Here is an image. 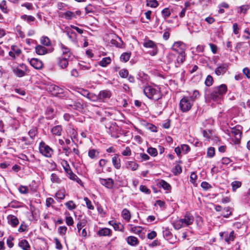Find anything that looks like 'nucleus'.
Wrapping results in <instances>:
<instances>
[{"label":"nucleus","mask_w":250,"mask_h":250,"mask_svg":"<svg viewBox=\"0 0 250 250\" xmlns=\"http://www.w3.org/2000/svg\"><path fill=\"white\" fill-rule=\"evenodd\" d=\"M227 90L228 87L225 84L214 86L211 89L209 93L206 95V98L214 102H220Z\"/></svg>","instance_id":"1"},{"label":"nucleus","mask_w":250,"mask_h":250,"mask_svg":"<svg viewBox=\"0 0 250 250\" xmlns=\"http://www.w3.org/2000/svg\"><path fill=\"white\" fill-rule=\"evenodd\" d=\"M144 93L147 98L154 101L160 100L162 97L160 90L149 85L146 86L144 88Z\"/></svg>","instance_id":"2"},{"label":"nucleus","mask_w":250,"mask_h":250,"mask_svg":"<svg viewBox=\"0 0 250 250\" xmlns=\"http://www.w3.org/2000/svg\"><path fill=\"white\" fill-rule=\"evenodd\" d=\"M193 104L187 97L184 96L179 103L180 108L183 112H187L191 108Z\"/></svg>","instance_id":"3"},{"label":"nucleus","mask_w":250,"mask_h":250,"mask_svg":"<svg viewBox=\"0 0 250 250\" xmlns=\"http://www.w3.org/2000/svg\"><path fill=\"white\" fill-rule=\"evenodd\" d=\"M12 70L14 74L19 78L25 76L27 72V66L24 63H21L16 67H13Z\"/></svg>","instance_id":"4"},{"label":"nucleus","mask_w":250,"mask_h":250,"mask_svg":"<svg viewBox=\"0 0 250 250\" xmlns=\"http://www.w3.org/2000/svg\"><path fill=\"white\" fill-rule=\"evenodd\" d=\"M242 128V126L240 125H237L232 128L231 133L234 135V140L233 141V142L236 145H238L240 143L242 135V132L241 131Z\"/></svg>","instance_id":"5"},{"label":"nucleus","mask_w":250,"mask_h":250,"mask_svg":"<svg viewBox=\"0 0 250 250\" xmlns=\"http://www.w3.org/2000/svg\"><path fill=\"white\" fill-rule=\"evenodd\" d=\"M40 152L46 157H51L53 153V150L45 143L42 141L40 144L39 146Z\"/></svg>","instance_id":"6"},{"label":"nucleus","mask_w":250,"mask_h":250,"mask_svg":"<svg viewBox=\"0 0 250 250\" xmlns=\"http://www.w3.org/2000/svg\"><path fill=\"white\" fill-rule=\"evenodd\" d=\"M143 45L146 48H150L152 49V50L149 52V54L151 55L155 56L158 53V48L157 45L153 41L149 40L145 41Z\"/></svg>","instance_id":"7"},{"label":"nucleus","mask_w":250,"mask_h":250,"mask_svg":"<svg viewBox=\"0 0 250 250\" xmlns=\"http://www.w3.org/2000/svg\"><path fill=\"white\" fill-rule=\"evenodd\" d=\"M219 236L222 240H224L228 244H229L231 241H233L235 238L233 230L231 231L229 233L228 231L220 232Z\"/></svg>","instance_id":"8"},{"label":"nucleus","mask_w":250,"mask_h":250,"mask_svg":"<svg viewBox=\"0 0 250 250\" xmlns=\"http://www.w3.org/2000/svg\"><path fill=\"white\" fill-rule=\"evenodd\" d=\"M186 45L182 42H177L174 43L171 49L178 54L185 52Z\"/></svg>","instance_id":"9"},{"label":"nucleus","mask_w":250,"mask_h":250,"mask_svg":"<svg viewBox=\"0 0 250 250\" xmlns=\"http://www.w3.org/2000/svg\"><path fill=\"white\" fill-rule=\"evenodd\" d=\"M59 45L62 52V56L61 57H65L72 60L74 56L72 55L70 49L62 43H60Z\"/></svg>","instance_id":"10"},{"label":"nucleus","mask_w":250,"mask_h":250,"mask_svg":"<svg viewBox=\"0 0 250 250\" xmlns=\"http://www.w3.org/2000/svg\"><path fill=\"white\" fill-rule=\"evenodd\" d=\"M99 182L101 185L105 187L108 189H113L114 185V182L112 178H108L104 179L100 178Z\"/></svg>","instance_id":"11"},{"label":"nucleus","mask_w":250,"mask_h":250,"mask_svg":"<svg viewBox=\"0 0 250 250\" xmlns=\"http://www.w3.org/2000/svg\"><path fill=\"white\" fill-rule=\"evenodd\" d=\"M72 59L68 58L59 57L57 58V63L58 66L62 69H66L68 65V62Z\"/></svg>","instance_id":"12"},{"label":"nucleus","mask_w":250,"mask_h":250,"mask_svg":"<svg viewBox=\"0 0 250 250\" xmlns=\"http://www.w3.org/2000/svg\"><path fill=\"white\" fill-rule=\"evenodd\" d=\"M228 64L227 63H221L217 65V67L215 69V73L217 76L224 74L228 70Z\"/></svg>","instance_id":"13"},{"label":"nucleus","mask_w":250,"mask_h":250,"mask_svg":"<svg viewBox=\"0 0 250 250\" xmlns=\"http://www.w3.org/2000/svg\"><path fill=\"white\" fill-rule=\"evenodd\" d=\"M184 227L191 225L194 220L193 216L189 213H187L184 218L180 219Z\"/></svg>","instance_id":"14"},{"label":"nucleus","mask_w":250,"mask_h":250,"mask_svg":"<svg viewBox=\"0 0 250 250\" xmlns=\"http://www.w3.org/2000/svg\"><path fill=\"white\" fill-rule=\"evenodd\" d=\"M21 53V50L18 46L12 45L11 50L9 52L8 54L12 59L14 60L17 57L19 56Z\"/></svg>","instance_id":"15"},{"label":"nucleus","mask_w":250,"mask_h":250,"mask_svg":"<svg viewBox=\"0 0 250 250\" xmlns=\"http://www.w3.org/2000/svg\"><path fill=\"white\" fill-rule=\"evenodd\" d=\"M30 64L36 69H40L42 67V62L36 58H32L29 61Z\"/></svg>","instance_id":"16"},{"label":"nucleus","mask_w":250,"mask_h":250,"mask_svg":"<svg viewBox=\"0 0 250 250\" xmlns=\"http://www.w3.org/2000/svg\"><path fill=\"white\" fill-rule=\"evenodd\" d=\"M118 126L116 123L112 124L109 127L108 132L111 136L114 138H117L119 136L118 135Z\"/></svg>","instance_id":"17"},{"label":"nucleus","mask_w":250,"mask_h":250,"mask_svg":"<svg viewBox=\"0 0 250 250\" xmlns=\"http://www.w3.org/2000/svg\"><path fill=\"white\" fill-rule=\"evenodd\" d=\"M50 89L51 92H52V94L56 96H60V95L63 94V89L57 85H52Z\"/></svg>","instance_id":"18"},{"label":"nucleus","mask_w":250,"mask_h":250,"mask_svg":"<svg viewBox=\"0 0 250 250\" xmlns=\"http://www.w3.org/2000/svg\"><path fill=\"white\" fill-rule=\"evenodd\" d=\"M112 231L110 229L104 228L100 229L97 232L99 236H110L111 235Z\"/></svg>","instance_id":"19"},{"label":"nucleus","mask_w":250,"mask_h":250,"mask_svg":"<svg viewBox=\"0 0 250 250\" xmlns=\"http://www.w3.org/2000/svg\"><path fill=\"white\" fill-rule=\"evenodd\" d=\"M111 96V92L107 90H102L99 92L98 94L99 101H102L105 99H109Z\"/></svg>","instance_id":"20"},{"label":"nucleus","mask_w":250,"mask_h":250,"mask_svg":"<svg viewBox=\"0 0 250 250\" xmlns=\"http://www.w3.org/2000/svg\"><path fill=\"white\" fill-rule=\"evenodd\" d=\"M68 38L74 42H77V34L70 28H67L65 32Z\"/></svg>","instance_id":"21"},{"label":"nucleus","mask_w":250,"mask_h":250,"mask_svg":"<svg viewBox=\"0 0 250 250\" xmlns=\"http://www.w3.org/2000/svg\"><path fill=\"white\" fill-rule=\"evenodd\" d=\"M35 51L39 55H43L48 53V49L45 47L40 44L35 47Z\"/></svg>","instance_id":"22"},{"label":"nucleus","mask_w":250,"mask_h":250,"mask_svg":"<svg viewBox=\"0 0 250 250\" xmlns=\"http://www.w3.org/2000/svg\"><path fill=\"white\" fill-rule=\"evenodd\" d=\"M8 222L12 227H16L19 223L18 218L13 215H9L7 216Z\"/></svg>","instance_id":"23"},{"label":"nucleus","mask_w":250,"mask_h":250,"mask_svg":"<svg viewBox=\"0 0 250 250\" xmlns=\"http://www.w3.org/2000/svg\"><path fill=\"white\" fill-rule=\"evenodd\" d=\"M186 54L185 52L178 54V56L176 58V62H175V67H179L185 61Z\"/></svg>","instance_id":"24"},{"label":"nucleus","mask_w":250,"mask_h":250,"mask_svg":"<svg viewBox=\"0 0 250 250\" xmlns=\"http://www.w3.org/2000/svg\"><path fill=\"white\" fill-rule=\"evenodd\" d=\"M112 163L114 167L119 169L121 167V160L119 157V155L116 154L112 158Z\"/></svg>","instance_id":"25"},{"label":"nucleus","mask_w":250,"mask_h":250,"mask_svg":"<svg viewBox=\"0 0 250 250\" xmlns=\"http://www.w3.org/2000/svg\"><path fill=\"white\" fill-rule=\"evenodd\" d=\"M67 105L77 110L80 111L83 109V105L79 101H74L72 102V104H68Z\"/></svg>","instance_id":"26"},{"label":"nucleus","mask_w":250,"mask_h":250,"mask_svg":"<svg viewBox=\"0 0 250 250\" xmlns=\"http://www.w3.org/2000/svg\"><path fill=\"white\" fill-rule=\"evenodd\" d=\"M45 115L46 116L45 118L47 119H48V120L52 119L55 115V113L54 109L52 107L47 108L46 109L45 112Z\"/></svg>","instance_id":"27"},{"label":"nucleus","mask_w":250,"mask_h":250,"mask_svg":"<svg viewBox=\"0 0 250 250\" xmlns=\"http://www.w3.org/2000/svg\"><path fill=\"white\" fill-rule=\"evenodd\" d=\"M62 131V127L61 125L54 126L51 129V132L54 135L61 136Z\"/></svg>","instance_id":"28"},{"label":"nucleus","mask_w":250,"mask_h":250,"mask_svg":"<svg viewBox=\"0 0 250 250\" xmlns=\"http://www.w3.org/2000/svg\"><path fill=\"white\" fill-rule=\"evenodd\" d=\"M126 241L129 245L136 246L138 244L139 241L137 237L133 236H130L126 238Z\"/></svg>","instance_id":"29"},{"label":"nucleus","mask_w":250,"mask_h":250,"mask_svg":"<svg viewBox=\"0 0 250 250\" xmlns=\"http://www.w3.org/2000/svg\"><path fill=\"white\" fill-rule=\"evenodd\" d=\"M126 167L128 169H130L133 171L136 170L139 165L135 162L128 161L125 163Z\"/></svg>","instance_id":"30"},{"label":"nucleus","mask_w":250,"mask_h":250,"mask_svg":"<svg viewBox=\"0 0 250 250\" xmlns=\"http://www.w3.org/2000/svg\"><path fill=\"white\" fill-rule=\"evenodd\" d=\"M99 152L95 149H90L88 150V155L92 159H97Z\"/></svg>","instance_id":"31"},{"label":"nucleus","mask_w":250,"mask_h":250,"mask_svg":"<svg viewBox=\"0 0 250 250\" xmlns=\"http://www.w3.org/2000/svg\"><path fill=\"white\" fill-rule=\"evenodd\" d=\"M111 62V60L109 57H105L99 62V64L102 67H105L110 63Z\"/></svg>","instance_id":"32"},{"label":"nucleus","mask_w":250,"mask_h":250,"mask_svg":"<svg viewBox=\"0 0 250 250\" xmlns=\"http://www.w3.org/2000/svg\"><path fill=\"white\" fill-rule=\"evenodd\" d=\"M187 97L193 104L195 100L200 97V94L198 91L194 90L192 95Z\"/></svg>","instance_id":"33"},{"label":"nucleus","mask_w":250,"mask_h":250,"mask_svg":"<svg viewBox=\"0 0 250 250\" xmlns=\"http://www.w3.org/2000/svg\"><path fill=\"white\" fill-rule=\"evenodd\" d=\"M122 216L127 222L129 221L131 218V214L130 211L127 209L124 208L122 210Z\"/></svg>","instance_id":"34"},{"label":"nucleus","mask_w":250,"mask_h":250,"mask_svg":"<svg viewBox=\"0 0 250 250\" xmlns=\"http://www.w3.org/2000/svg\"><path fill=\"white\" fill-rule=\"evenodd\" d=\"M159 185L160 187L163 188L164 189L170 191L171 189L170 185L164 180H161L159 182Z\"/></svg>","instance_id":"35"},{"label":"nucleus","mask_w":250,"mask_h":250,"mask_svg":"<svg viewBox=\"0 0 250 250\" xmlns=\"http://www.w3.org/2000/svg\"><path fill=\"white\" fill-rule=\"evenodd\" d=\"M41 43L46 46H49L51 45L50 39L46 36H42L40 39Z\"/></svg>","instance_id":"36"},{"label":"nucleus","mask_w":250,"mask_h":250,"mask_svg":"<svg viewBox=\"0 0 250 250\" xmlns=\"http://www.w3.org/2000/svg\"><path fill=\"white\" fill-rule=\"evenodd\" d=\"M19 245L24 250H28V249L30 248V245L28 242L25 239H23L20 241Z\"/></svg>","instance_id":"37"},{"label":"nucleus","mask_w":250,"mask_h":250,"mask_svg":"<svg viewBox=\"0 0 250 250\" xmlns=\"http://www.w3.org/2000/svg\"><path fill=\"white\" fill-rule=\"evenodd\" d=\"M130 56V52L123 53L120 57V60L122 62H127L129 60Z\"/></svg>","instance_id":"38"},{"label":"nucleus","mask_w":250,"mask_h":250,"mask_svg":"<svg viewBox=\"0 0 250 250\" xmlns=\"http://www.w3.org/2000/svg\"><path fill=\"white\" fill-rule=\"evenodd\" d=\"M163 236L164 238L167 240L170 239L172 237V234L167 228L163 231Z\"/></svg>","instance_id":"39"},{"label":"nucleus","mask_w":250,"mask_h":250,"mask_svg":"<svg viewBox=\"0 0 250 250\" xmlns=\"http://www.w3.org/2000/svg\"><path fill=\"white\" fill-rule=\"evenodd\" d=\"M231 208L229 207L225 208L222 216L225 218H228L231 214V211H230Z\"/></svg>","instance_id":"40"},{"label":"nucleus","mask_w":250,"mask_h":250,"mask_svg":"<svg viewBox=\"0 0 250 250\" xmlns=\"http://www.w3.org/2000/svg\"><path fill=\"white\" fill-rule=\"evenodd\" d=\"M131 229L130 230L134 233L139 234L142 231V228L139 226H133L132 225H130Z\"/></svg>","instance_id":"41"},{"label":"nucleus","mask_w":250,"mask_h":250,"mask_svg":"<svg viewBox=\"0 0 250 250\" xmlns=\"http://www.w3.org/2000/svg\"><path fill=\"white\" fill-rule=\"evenodd\" d=\"M213 83V79L212 77L210 75H208L205 81V85L209 87L212 85Z\"/></svg>","instance_id":"42"},{"label":"nucleus","mask_w":250,"mask_h":250,"mask_svg":"<svg viewBox=\"0 0 250 250\" xmlns=\"http://www.w3.org/2000/svg\"><path fill=\"white\" fill-rule=\"evenodd\" d=\"M21 19L26 21L28 23H30L31 21H34L35 20V17L30 15H23L21 16Z\"/></svg>","instance_id":"43"},{"label":"nucleus","mask_w":250,"mask_h":250,"mask_svg":"<svg viewBox=\"0 0 250 250\" xmlns=\"http://www.w3.org/2000/svg\"><path fill=\"white\" fill-rule=\"evenodd\" d=\"M172 225L174 227L175 229H179L182 227H184L182 222H181L180 219L175 221L173 222L172 223Z\"/></svg>","instance_id":"44"},{"label":"nucleus","mask_w":250,"mask_h":250,"mask_svg":"<svg viewBox=\"0 0 250 250\" xmlns=\"http://www.w3.org/2000/svg\"><path fill=\"white\" fill-rule=\"evenodd\" d=\"M241 182L238 181H235L231 183V185L232 187V190L233 191H235L236 190L241 186Z\"/></svg>","instance_id":"45"},{"label":"nucleus","mask_w":250,"mask_h":250,"mask_svg":"<svg viewBox=\"0 0 250 250\" xmlns=\"http://www.w3.org/2000/svg\"><path fill=\"white\" fill-rule=\"evenodd\" d=\"M146 5L152 8L156 7L158 5V2L156 0H146Z\"/></svg>","instance_id":"46"},{"label":"nucleus","mask_w":250,"mask_h":250,"mask_svg":"<svg viewBox=\"0 0 250 250\" xmlns=\"http://www.w3.org/2000/svg\"><path fill=\"white\" fill-rule=\"evenodd\" d=\"M250 6L249 5H243L239 7V10L238 11L239 13L246 14L248 9H249Z\"/></svg>","instance_id":"47"},{"label":"nucleus","mask_w":250,"mask_h":250,"mask_svg":"<svg viewBox=\"0 0 250 250\" xmlns=\"http://www.w3.org/2000/svg\"><path fill=\"white\" fill-rule=\"evenodd\" d=\"M147 152L151 156L155 157L157 156L158 152L157 150L154 147H149L147 150Z\"/></svg>","instance_id":"48"},{"label":"nucleus","mask_w":250,"mask_h":250,"mask_svg":"<svg viewBox=\"0 0 250 250\" xmlns=\"http://www.w3.org/2000/svg\"><path fill=\"white\" fill-rule=\"evenodd\" d=\"M66 207L70 210L74 209L76 208V206L72 201H69L65 204Z\"/></svg>","instance_id":"49"},{"label":"nucleus","mask_w":250,"mask_h":250,"mask_svg":"<svg viewBox=\"0 0 250 250\" xmlns=\"http://www.w3.org/2000/svg\"><path fill=\"white\" fill-rule=\"evenodd\" d=\"M37 129L36 127H33L28 132V135L31 139H34L35 136L37 135Z\"/></svg>","instance_id":"50"},{"label":"nucleus","mask_w":250,"mask_h":250,"mask_svg":"<svg viewBox=\"0 0 250 250\" xmlns=\"http://www.w3.org/2000/svg\"><path fill=\"white\" fill-rule=\"evenodd\" d=\"M51 181L53 183H60L61 180L59 177L55 173H52L51 176Z\"/></svg>","instance_id":"51"},{"label":"nucleus","mask_w":250,"mask_h":250,"mask_svg":"<svg viewBox=\"0 0 250 250\" xmlns=\"http://www.w3.org/2000/svg\"><path fill=\"white\" fill-rule=\"evenodd\" d=\"M84 200L85 201L86 207L88 209L92 210L94 209V206L92 205L91 201L87 197H84Z\"/></svg>","instance_id":"52"},{"label":"nucleus","mask_w":250,"mask_h":250,"mask_svg":"<svg viewBox=\"0 0 250 250\" xmlns=\"http://www.w3.org/2000/svg\"><path fill=\"white\" fill-rule=\"evenodd\" d=\"M64 17L67 20H71L73 18L75 17V14L72 12L67 11L65 13Z\"/></svg>","instance_id":"53"},{"label":"nucleus","mask_w":250,"mask_h":250,"mask_svg":"<svg viewBox=\"0 0 250 250\" xmlns=\"http://www.w3.org/2000/svg\"><path fill=\"white\" fill-rule=\"evenodd\" d=\"M6 1L3 0L0 3V9L5 13H7L8 11L6 5Z\"/></svg>","instance_id":"54"},{"label":"nucleus","mask_w":250,"mask_h":250,"mask_svg":"<svg viewBox=\"0 0 250 250\" xmlns=\"http://www.w3.org/2000/svg\"><path fill=\"white\" fill-rule=\"evenodd\" d=\"M120 76L123 78H125L128 76V71L126 69H122L119 71Z\"/></svg>","instance_id":"55"},{"label":"nucleus","mask_w":250,"mask_h":250,"mask_svg":"<svg viewBox=\"0 0 250 250\" xmlns=\"http://www.w3.org/2000/svg\"><path fill=\"white\" fill-rule=\"evenodd\" d=\"M215 155V149L214 147H210L208 148L207 151V155L210 157H213Z\"/></svg>","instance_id":"56"},{"label":"nucleus","mask_w":250,"mask_h":250,"mask_svg":"<svg viewBox=\"0 0 250 250\" xmlns=\"http://www.w3.org/2000/svg\"><path fill=\"white\" fill-rule=\"evenodd\" d=\"M112 226L113 227L114 229L116 230H122L124 229V226L123 225H122L121 223H114V224L112 225Z\"/></svg>","instance_id":"57"},{"label":"nucleus","mask_w":250,"mask_h":250,"mask_svg":"<svg viewBox=\"0 0 250 250\" xmlns=\"http://www.w3.org/2000/svg\"><path fill=\"white\" fill-rule=\"evenodd\" d=\"M163 16L165 18L168 17L170 15V11L169 8H166L162 11Z\"/></svg>","instance_id":"58"},{"label":"nucleus","mask_w":250,"mask_h":250,"mask_svg":"<svg viewBox=\"0 0 250 250\" xmlns=\"http://www.w3.org/2000/svg\"><path fill=\"white\" fill-rule=\"evenodd\" d=\"M181 150L183 152H184L185 154H186L188 153L190 150V147L189 146L185 144L182 145L180 146Z\"/></svg>","instance_id":"59"},{"label":"nucleus","mask_w":250,"mask_h":250,"mask_svg":"<svg viewBox=\"0 0 250 250\" xmlns=\"http://www.w3.org/2000/svg\"><path fill=\"white\" fill-rule=\"evenodd\" d=\"M88 99L93 102H96L99 101L98 95H97L92 93H90Z\"/></svg>","instance_id":"60"},{"label":"nucleus","mask_w":250,"mask_h":250,"mask_svg":"<svg viewBox=\"0 0 250 250\" xmlns=\"http://www.w3.org/2000/svg\"><path fill=\"white\" fill-rule=\"evenodd\" d=\"M67 229L65 226H60L58 228V232L60 235H63L65 234Z\"/></svg>","instance_id":"61"},{"label":"nucleus","mask_w":250,"mask_h":250,"mask_svg":"<svg viewBox=\"0 0 250 250\" xmlns=\"http://www.w3.org/2000/svg\"><path fill=\"white\" fill-rule=\"evenodd\" d=\"M19 191L21 194H26L28 192V188L27 187L24 186H21L19 188Z\"/></svg>","instance_id":"62"},{"label":"nucleus","mask_w":250,"mask_h":250,"mask_svg":"<svg viewBox=\"0 0 250 250\" xmlns=\"http://www.w3.org/2000/svg\"><path fill=\"white\" fill-rule=\"evenodd\" d=\"M80 93H81V94L82 95H83L84 97H86L88 99V98H89L90 93L87 90L82 89L81 90Z\"/></svg>","instance_id":"63"},{"label":"nucleus","mask_w":250,"mask_h":250,"mask_svg":"<svg viewBox=\"0 0 250 250\" xmlns=\"http://www.w3.org/2000/svg\"><path fill=\"white\" fill-rule=\"evenodd\" d=\"M201 187L205 190H208L211 188V186L207 182H203L201 185Z\"/></svg>","instance_id":"64"}]
</instances>
